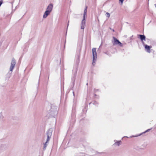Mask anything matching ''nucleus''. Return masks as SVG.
<instances>
[{
  "label": "nucleus",
  "mask_w": 156,
  "mask_h": 156,
  "mask_svg": "<svg viewBox=\"0 0 156 156\" xmlns=\"http://www.w3.org/2000/svg\"><path fill=\"white\" fill-rule=\"evenodd\" d=\"M87 16V14L84 13L83 14V19L82 20L81 22V29H84V26L85 24V17Z\"/></svg>",
  "instance_id": "obj_3"
},
{
  "label": "nucleus",
  "mask_w": 156,
  "mask_h": 156,
  "mask_svg": "<svg viewBox=\"0 0 156 156\" xmlns=\"http://www.w3.org/2000/svg\"><path fill=\"white\" fill-rule=\"evenodd\" d=\"M116 144H117L118 145L120 144V142H117Z\"/></svg>",
  "instance_id": "obj_15"
},
{
  "label": "nucleus",
  "mask_w": 156,
  "mask_h": 156,
  "mask_svg": "<svg viewBox=\"0 0 156 156\" xmlns=\"http://www.w3.org/2000/svg\"><path fill=\"white\" fill-rule=\"evenodd\" d=\"M106 16L108 18L110 16V14L108 12H107L106 14Z\"/></svg>",
  "instance_id": "obj_11"
},
{
  "label": "nucleus",
  "mask_w": 156,
  "mask_h": 156,
  "mask_svg": "<svg viewBox=\"0 0 156 156\" xmlns=\"http://www.w3.org/2000/svg\"><path fill=\"white\" fill-rule=\"evenodd\" d=\"M53 8V5L52 4H50L47 7V11H50L51 12Z\"/></svg>",
  "instance_id": "obj_7"
},
{
  "label": "nucleus",
  "mask_w": 156,
  "mask_h": 156,
  "mask_svg": "<svg viewBox=\"0 0 156 156\" xmlns=\"http://www.w3.org/2000/svg\"><path fill=\"white\" fill-rule=\"evenodd\" d=\"M16 63L15 60L14 58H13L12 60L11 65L10 68V71H12L13 70L15 65Z\"/></svg>",
  "instance_id": "obj_4"
},
{
  "label": "nucleus",
  "mask_w": 156,
  "mask_h": 156,
  "mask_svg": "<svg viewBox=\"0 0 156 156\" xmlns=\"http://www.w3.org/2000/svg\"><path fill=\"white\" fill-rule=\"evenodd\" d=\"M146 51L148 53L151 52L150 49L152 47L151 46H148L146 44L144 45Z\"/></svg>",
  "instance_id": "obj_6"
},
{
  "label": "nucleus",
  "mask_w": 156,
  "mask_h": 156,
  "mask_svg": "<svg viewBox=\"0 0 156 156\" xmlns=\"http://www.w3.org/2000/svg\"><path fill=\"white\" fill-rule=\"evenodd\" d=\"M50 12V11H46L45 12H44L43 17L44 18H45L47 17L48 16Z\"/></svg>",
  "instance_id": "obj_8"
},
{
  "label": "nucleus",
  "mask_w": 156,
  "mask_h": 156,
  "mask_svg": "<svg viewBox=\"0 0 156 156\" xmlns=\"http://www.w3.org/2000/svg\"><path fill=\"white\" fill-rule=\"evenodd\" d=\"M46 144L47 143H46L44 144V149H45L46 146H47V144Z\"/></svg>",
  "instance_id": "obj_12"
},
{
  "label": "nucleus",
  "mask_w": 156,
  "mask_h": 156,
  "mask_svg": "<svg viewBox=\"0 0 156 156\" xmlns=\"http://www.w3.org/2000/svg\"><path fill=\"white\" fill-rule=\"evenodd\" d=\"M113 39L114 41H113V44L114 45H118L121 47L122 46V44L121 42H120L115 37H113Z\"/></svg>",
  "instance_id": "obj_2"
},
{
  "label": "nucleus",
  "mask_w": 156,
  "mask_h": 156,
  "mask_svg": "<svg viewBox=\"0 0 156 156\" xmlns=\"http://www.w3.org/2000/svg\"><path fill=\"white\" fill-rule=\"evenodd\" d=\"M138 36L140 37H139L141 41H143V40H145V37L144 35H138Z\"/></svg>",
  "instance_id": "obj_9"
},
{
  "label": "nucleus",
  "mask_w": 156,
  "mask_h": 156,
  "mask_svg": "<svg viewBox=\"0 0 156 156\" xmlns=\"http://www.w3.org/2000/svg\"><path fill=\"white\" fill-rule=\"evenodd\" d=\"M92 52L93 57V60L92 64V65L94 66L95 64V62L97 59L96 48H93L92 49Z\"/></svg>",
  "instance_id": "obj_1"
},
{
  "label": "nucleus",
  "mask_w": 156,
  "mask_h": 156,
  "mask_svg": "<svg viewBox=\"0 0 156 156\" xmlns=\"http://www.w3.org/2000/svg\"><path fill=\"white\" fill-rule=\"evenodd\" d=\"M124 1V0H119V2H121L122 4L123 2Z\"/></svg>",
  "instance_id": "obj_14"
},
{
  "label": "nucleus",
  "mask_w": 156,
  "mask_h": 156,
  "mask_svg": "<svg viewBox=\"0 0 156 156\" xmlns=\"http://www.w3.org/2000/svg\"><path fill=\"white\" fill-rule=\"evenodd\" d=\"M3 0H0V6L2 3Z\"/></svg>",
  "instance_id": "obj_13"
},
{
  "label": "nucleus",
  "mask_w": 156,
  "mask_h": 156,
  "mask_svg": "<svg viewBox=\"0 0 156 156\" xmlns=\"http://www.w3.org/2000/svg\"><path fill=\"white\" fill-rule=\"evenodd\" d=\"M52 134V132L50 130H48L47 132V139L46 143H47L49 141L50 138Z\"/></svg>",
  "instance_id": "obj_5"
},
{
  "label": "nucleus",
  "mask_w": 156,
  "mask_h": 156,
  "mask_svg": "<svg viewBox=\"0 0 156 156\" xmlns=\"http://www.w3.org/2000/svg\"><path fill=\"white\" fill-rule=\"evenodd\" d=\"M155 7L156 8V4H155Z\"/></svg>",
  "instance_id": "obj_16"
},
{
  "label": "nucleus",
  "mask_w": 156,
  "mask_h": 156,
  "mask_svg": "<svg viewBox=\"0 0 156 156\" xmlns=\"http://www.w3.org/2000/svg\"><path fill=\"white\" fill-rule=\"evenodd\" d=\"M87 6H86L85 8V9H84V13L87 14Z\"/></svg>",
  "instance_id": "obj_10"
}]
</instances>
